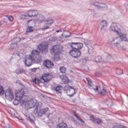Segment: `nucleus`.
Wrapping results in <instances>:
<instances>
[{"label":"nucleus","mask_w":128,"mask_h":128,"mask_svg":"<svg viewBox=\"0 0 128 128\" xmlns=\"http://www.w3.org/2000/svg\"><path fill=\"white\" fill-rule=\"evenodd\" d=\"M38 48H40V50H42V52H48V50L46 45L41 44L39 46Z\"/></svg>","instance_id":"obj_17"},{"label":"nucleus","mask_w":128,"mask_h":128,"mask_svg":"<svg viewBox=\"0 0 128 128\" xmlns=\"http://www.w3.org/2000/svg\"><path fill=\"white\" fill-rule=\"evenodd\" d=\"M32 62H34L32 55H29L28 57L24 61V64L26 66H30L32 64Z\"/></svg>","instance_id":"obj_12"},{"label":"nucleus","mask_w":128,"mask_h":128,"mask_svg":"<svg viewBox=\"0 0 128 128\" xmlns=\"http://www.w3.org/2000/svg\"><path fill=\"white\" fill-rule=\"evenodd\" d=\"M60 78H62V80H67L68 77L66 75H62L60 76Z\"/></svg>","instance_id":"obj_40"},{"label":"nucleus","mask_w":128,"mask_h":128,"mask_svg":"<svg viewBox=\"0 0 128 128\" xmlns=\"http://www.w3.org/2000/svg\"><path fill=\"white\" fill-rule=\"evenodd\" d=\"M5 98L10 101L14 100V92L12 88H8L5 91Z\"/></svg>","instance_id":"obj_6"},{"label":"nucleus","mask_w":128,"mask_h":128,"mask_svg":"<svg viewBox=\"0 0 128 128\" xmlns=\"http://www.w3.org/2000/svg\"><path fill=\"white\" fill-rule=\"evenodd\" d=\"M4 94V89L2 86H0V96H2Z\"/></svg>","instance_id":"obj_35"},{"label":"nucleus","mask_w":128,"mask_h":128,"mask_svg":"<svg viewBox=\"0 0 128 128\" xmlns=\"http://www.w3.org/2000/svg\"><path fill=\"white\" fill-rule=\"evenodd\" d=\"M32 26H29L27 30H26V32H34V30H32Z\"/></svg>","instance_id":"obj_36"},{"label":"nucleus","mask_w":128,"mask_h":128,"mask_svg":"<svg viewBox=\"0 0 128 128\" xmlns=\"http://www.w3.org/2000/svg\"><path fill=\"white\" fill-rule=\"evenodd\" d=\"M94 124H102V120L100 118H96L95 121H94Z\"/></svg>","instance_id":"obj_25"},{"label":"nucleus","mask_w":128,"mask_h":128,"mask_svg":"<svg viewBox=\"0 0 128 128\" xmlns=\"http://www.w3.org/2000/svg\"><path fill=\"white\" fill-rule=\"evenodd\" d=\"M28 120L30 122H32V124H34V116H29L28 118Z\"/></svg>","instance_id":"obj_30"},{"label":"nucleus","mask_w":128,"mask_h":128,"mask_svg":"<svg viewBox=\"0 0 128 128\" xmlns=\"http://www.w3.org/2000/svg\"><path fill=\"white\" fill-rule=\"evenodd\" d=\"M46 24H54V20H52V18H48L46 20Z\"/></svg>","instance_id":"obj_27"},{"label":"nucleus","mask_w":128,"mask_h":128,"mask_svg":"<svg viewBox=\"0 0 128 128\" xmlns=\"http://www.w3.org/2000/svg\"><path fill=\"white\" fill-rule=\"evenodd\" d=\"M16 46H18V44H16V43L12 44L10 45L9 48L10 50H14V48H16Z\"/></svg>","instance_id":"obj_32"},{"label":"nucleus","mask_w":128,"mask_h":128,"mask_svg":"<svg viewBox=\"0 0 128 128\" xmlns=\"http://www.w3.org/2000/svg\"><path fill=\"white\" fill-rule=\"evenodd\" d=\"M69 54L71 56H72V58H77L82 56V51L76 49L72 50L70 51Z\"/></svg>","instance_id":"obj_7"},{"label":"nucleus","mask_w":128,"mask_h":128,"mask_svg":"<svg viewBox=\"0 0 128 128\" xmlns=\"http://www.w3.org/2000/svg\"><path fill=\"white\" fill-rule=\"evenodd\" d=\"M28 90L26 88H22L20 90H18L16 93V98L18 100H22V98H24V94L28 92Z\"/></svg>","instance_id":"obj_4"},{"label":"nucleus","mask_w":128,"mask_h":128,"mask_svg":"<svg viewBox=\"0 0 128 128\" xmlns=\"http://www.w3.org/2000/svg\"><path fill=\"white\" fill-rule=\"evenodd\" d=\"M18 38H14V40H16Z\"/></svg>","instance_id":"obj_52"},{"label":"nucleus","mask_w":128,"mask_h":128,"mask_svg":"<svg viewBox=\"0 0 128 128\" xmlns=\"http://www.w3.org/2000/svg\"><path fill=\"white\" fill-rule=\"evenodd\" d=\"M84 46V44L82 42H72L70 47L74 50H82Z\"/></svg>","instance_id":"obj_10"},{"label":"nucleus","mask_w":128,"mask_h":128,"mask_svg":"<svg viewBox=\"0 0 128 128\" xmlns=\"http://www.w3.org/2000/svg\"><path fill=\"white\" fill-rule=\"evenodd\" d=\"M62 90V86H58L56 87L54 90H56V94H61Z\"/></svg>","instance_id":"obj_21"},{"label":"nucleus","mask_w":128,"mask_h":128,"mask_svg":"<svg viewBox=\"0 0 128 128\" xmlns=\"http://www.w3.org/2000/svg\"><path fill=\"white\" fill-rule=\"evenodd\" d=\"M32 56L34 62H42V57L40 55V52L38 50H32Z\"/></svg>","instance_id":"obj_3"},{"label":"nucleus","mask_w":128,"mask_h":128,"mask_svg":"<svg viewBox=\"0 0 128 128\" xmlns=\"http://www.w3.org/2000/svg\"><path fill=\"white\" fill-rule=\"evenodd\" d=\"M86 42H88V40H86Z\"/></svg>","instance_id":"obj_54"},{"label":"nucleus","mask_w":128,"mask_h":128,"mask_svg":"<svg viewBox=\"0 0 128 128\" xmlns=\"http://www.w3.org/2000/svg\"><path fill=\"white\" fill-rule=\"evenodd\" d=\"M57 128H68V124L64 122H61L58 124Z\"/></svg>","instance_id":"obj_19"},{"label":"nucleus","mask_w":128,"mask_h":128,"mask_svg":"<svg viewBox=\"0 0 128 128\" xmlns=\"http://www.w3.org/2000/svg\"><path fill=\"white\" fill-rule=\"evenodd\" d=\"M26 16H28V13H26L22 15L21 20H26Z\"/></svg>","instance_id":"obj_37"},{"label":"nucleus","mask_w":128,"mask_h":128,"mask_svg":"<svg viewBox=\"0 0 128 128\" xmlns=\"http://www.w3.org/2000/svg\"><path fill=\"white\" fill-rule=\"evenodd\" d=\"M18 100L16 99V100H14L13 102L14 104V106H16L18 104Z\"/></svg>","instance_id":"obj_38"},{"label":"nucleus","mask_w":128,"mask_h":128,"mask_svg":"<svg viewBox=\"0 0 128 128\" xmlns=\"http://www.w3.org/2000/svg\"><path fill=\"white\" fill-rule=\"evenodd\" d=\"M100 26L102 27V30L105 26H108V22L106 20H103L100 22Z\"/></svg>","instance_id":"obj_23"},{"label":"nucleus","mask_w":128,"mask_h":128,"mask_svg":"<svg viewBox=\"0 0 128 128\" xmlns=\"http://www.w3.org/2000/svg\"><path fill=\"white\" fill-rule=\"evenodd\" d=\"M57 55H54V60H56V62H58L60 60L59 56H56Z\"/></svg>","instance_id":"obj_39"},{"label":"nucleus","mask_w":128,"mask_h":128,"mask_svg":"<svg viewBox=\"0 0 128 128\" xmlns=\"http://www.w3.org/2000/svg\"><path fill=\"white\" fill-rule=\"evenodd\" d=\"M33 82H34V84H38V82H36V78L33 80Z\"/></svg>","instance_id":"obj_44"},{"label":"nucleus","mask_w":128,"mask_h":128,"mask_svg":"<svg viewBox=\"0 0 128 128\" xmlns=\"http://www.w3.org/2000/svg\"><path fill=\"white\" fill-rule=\"evenodd\" d=\"M43 64L47 68H52V66H54V64L50 60H46L44 63Z\"/></svg>","instance_id":"obj_14"},{"label":"nucleus","mask_w":128,"mask_h":128,"mask_svg":"<svg viewBox=\"0 0 128 128\" xmlns=\"http://www.w3.org/2000/svg\"><path fill=\"white\" fill-rule=\"evenodd\" d=\"M99 94H100V96H106V90L103 88L101 92H99Z\"/></svg>","instance_id":"obj_31"},{"label":"nucleus","mask_w":128,"mask_h":128,"mask_svg":"<svg viewBox=\"0 0 128 128\" xmlns=\"http://www.w3.org/2000/svg\"><path fill=\"white\" fill-rule=\"evenodd\" d=\"M60 70L62 74H66V68L64 66H61L60 68Z\"/></svg>","instance_id":"obj_28"},{"label":"nucleus","mask_w":128,"mask_h":128,"mask_svg":"<svg viewBox=\"0 0 128 128\" xmlns=\"http://www.w3.org/2000/svg\"><path fill=\"white\" fill-rule=\"evenodd\" d=\"M64 91L70 98H72V96H74L76 94V90L74 86H70L69 84L64 86Z\"/></svg>","instance_id":"obj_2"},{"label":"nucleus","mask_w":128,"mask_h":128,"mask_svg":"<svg viewBox=\"0 0 128 128\" xmlns=\"http://www.w3.org/2000/svg\"><path fill=\"white\" fill-rule=\"evenodd\" d=\"M4 128H14L11 126L10 125V124H8L6 127H4Z\"/></svg>","instance_id":"obj_43"},{"label":"nucleus","mask_w":128,"mask_h":128,"mask_svg":"<svg viewBox=\"0 0 128 128\" xmlns=\"http://www.w3.org/2000/svg\"><path fill=\"white\" fill-rule=\"evenodd\" d=\"M62 52V46L60 45H55L52 48L51 52L54 54V56H58Z\"/></svg>","instance_id":"obj_5"},{"label":"nucleus","mask_w":128,"mask_h":128,"mask_svg":"<svg viewBox=\"0 0 128 128\" xmlns=\"http://www.w3.org/2000/svg\"><path fill=\"white\" fill-rule=\"evenodd\" d=\"M120 40H123V42H128V39L126 38V34H124L122 33L118 34Z\"/></svg>","instance_id":"obj_18"},{"label":"nucleus","mask_w":128,"mask_h":128,"mask_svg":"<svg viewBox=\"0 0 128 128\" xmlns=\"http://www.w3.org/2000/svg\"><path fill=\"white\" fill-rule=\"evenodd\" d=\"M22 104H25V106L28 108H32L35 106H36V104L34 102L33 100H30L29 101L26 102L24 100H22Z\"/></svg>","instance_id":"obj_9"},{"label":"nucleus","mask_w":128,"mask_h":128,"mask_svg":"<svg viewBox=\"0 0 128 128\" xmlns=\"http://www.w3.org/2000/svg\"><path fill=\"white\" fill-rule=\"evenodd\" d=\"M90 120H92V122H94V121L96 120V118H94V116H90Z\"/></svg>","instance_id":"obj_41"},{"label":"nucleus","mask_w":128,"mask_h":128,"mask_svg":"<svg viewBox=\"0 0 128 128\" xmlns=\"http://www.w3.org/2000/svg\"><path fill=\"white\" fill-rule=\"evenodd\" d=\"M32 72H36V68H34L32 69Z\"/></svg>","instance_id":"obj_45"},{"label":"nucleus","mask_w":128,"mask_h":128,"mask_svg":"<svg viewBox=\"0 0 128 128\" xmlns=\"http://www.w3.org/2000/svg\"><path fill=\"white\" fill-rule=\"evenodd\" d=\"M2 22L0 21V26H2Z\"/></svg>","instance_id":"obj_49"},{"label":"nucleus","mask_w":128,"mask_h":128,"mask_svg":"<svg viewBox=\"0 0 128 128\" xmlns=\"http://www.w3.org/2000/svg\"><path fill=\"white\" fill-rule=\"evenodd\" d=\"M48 28H50V26H47V27H44V28H43V30H48Z\"/></svg>","instance_id":"obj_46"},{"label":"nucleus","mask_w":128,"mask_h":128,"mask_svg":"<svg viewBox=\"0 0 128 128\" xmlns=\"http://www.w3.org/2000/svg\"><path fill=\"white\" fill-rule=\"evenodd\" d=\"M112 42H114L115 43H114V46H116V44H120V40L118 38H115L112 39Z\"/></svg>","instance_id":"obj_26"},{"label":"nucleus","mask_w":128,"mask_h":128,"mask_svg":"<svg viewBox=\"0 0 128 128\" xmlns=\"http://www.w3.org/2000/svg\"><path fill=\"white\" fill-rule=\"evenodd\" d=\"M32 24H34V22H32Z\"/></svg>","instance_id":"obj_51"},{"label":"nucleus","mask_w":128,"mask_h":128,"mask_svg":"<svg viewBox=\"0 0 128 128\" xmlns=\"http://www.w3.org/2000/svg\"><path fill=\"white\" fill-rule=\"evenodd\" d=\"M86 80L88 82V84L89 86V88H90V90H94L96 91L98 90V87L97 86L92 84V82L90 78H86Z\"/></svg>","instance_id":"obj_11"},{"label":"nucleus","mask_w":128,"mask_h":128,"mask_svg":"<svg viewBox=\"0 0 128 128\" xmlns=\"http://www.w3.org/2000/svg\"><path fill=\"white\" fill-rule=\"evenodd\" d=\"M36 20L38 22H44V16L42 14H40L38 16Z\"/></svg>","instance_id":"obj_20"},{"label":"nucleus","mask_w":128,"mask_h":128,"mask_svg":"<svg viewBox=\"0 0 128 128\" xmlns=\"http://www.w3.org/2000/svg\"><path fill=\"white\" fill-rule=\"evenodd\" d=\"M74 116H76V118L78 120H80V122H82V124H84V120H82V119L80 118V116H78V114H75Z\"/></svg>","instance_id":"obj_33"},{"label":"nucleus","mask_w":128,"mask_h":128,"mask_svg":"<svg viewBox=\"0 0 128 128\" xmlns=\"http://www.w3.org/2000/svg\"><path fill=\"white\" fill-rule=\"evenodd\" d=\"M52 78V76L46 73L44 74L40 79L41 82H49Z\"/></svg>","instance_id":"obj_8"},{"label":"nucleus","mask_w":128,"mask_h":128,"mask_svg":"<svg viewBox=\"0 0 128 128\" xmlns=\"http://www.w3.org/2000/svg\"><path fill=\"white\" fill-rule=\"evenodd\" d=\"M30 22V20H29V21L28 22V23H29Z\"/></svg>","instance_id":"obj_50"},{"label":"nucleus","mask_w":128,"mask_h":128,"mask_svg":"<svg viewBox=\"0 0 128 128\" xmlns=\"http://www.w3.org/2000/svg\"><path fill=\"white\" fill-rule=\"evenodd\" d=\"M85 44H86H86H86V43H85Z\"/></svg>","instance_id":"obj_53"},{"label":"nucleus","mask_w":128,"mask_h":128,"mask_svg":"<svg viewBox=\"0 0 128 128\" xmlns=\"http://www.w3.org/2000/svg\"><path fill=\"white\" fill-rule=\"evenodd\" d=\"M40 108H42V105L38 103L36 104V106L34 110V114L37 116L38 118H42V116L48 110V108L42 109Z\"/></svg>","instance_id":"obj_1"},{"label":"nucleus","mask_w":128,"mask_h":128,"mask_svg":"<svg viewBox=\"0 0 128 128\" xmlns=\"http://www.w3.org/2000/svg\"><path fill=\"white\" fill-rule=\"evenodd\" d=\"M110 30H112V32H116V34H119L118 30V27L116 26V24H112L110 28Z\"/></svg>","instance_id":"obj_16"},{"label":"nucleus","mask_w":128,"mask_h":128,"mask_svg":"<svg viewBox=\"0 0 128 128\" xmlns=\"http://www.w3.org/2000/svg\"><path fill=\"white\" fill-rule=\"evenodd\" d=\"M102 56H98L95 58V62H102Z\"/></svg>","instance_id":"obj_29"},{"label":"nucleus","mask_w":128,"mask_h":128,"mask_svg":"<svg viewBox=\"0 0 128 128\" xmlns=\"http://www.w3.org/2000/svg\"><path fill=\"white\" fill-rule=\"evenodd\" d=\"M100 4L98 2H94V3H91L90 4V6H96L98 10H102V8H108V6L106 4H102L101 5H98Z\"/></svg>","instance_id":"obj_13"},{"label":"nucleus","mask_w":128,"mask_h":128,"mask_svg":"<svg viewBox=\"0 0 128 128\" xmlns=\"http://www.w3.org/2000/svg\"><path fill=\"white\" fill-rule=\"evenodd\" d=\"M20 54H20L18 52H16L12 54V58H20Z\"/></svg>","instance_id":"obj_24"},{"label":"nucleus","mask_w":128,"mask_h":128,"mask_svg":"<svg viewBox=\"0 0 128 128\" xmlns=\"http://www.w3.org/2000/svg\"><path fill=\"white\" fill-rule=\"evenodd\" d=\"M27 14L28 16L32 18V16H36V15L38 14V10H29Z\"/></svg>","instance_id":"obj_15"},{"label":"nucleus","mask_w":128,"mask_h":128,"mask_svg":"<svg viewBox=\"0 0 128 128\" xmlns=\"http://www.w3.org/2000/svg\"><path fill=\"white\" fill-rule=\"evenodd\" d=\"M68 34H69V36H65V38H69V36H70V32H68Z\"/></svg>","instance_id":"obj_47"},{"label":"nucleus","mask_w":128,"mask_h":128,"mask_svg":"<svg viewBox=\"0 0 128 128\" xmlns=\"http://www.w3.org/2000/svg\"><path fill=\"white\" fill-rule=\"evenodd\" d=\"M8 19L9 20L10 22H12L14 20V18H12V16H9Z\"/></svg>","instance_id":"obj_42"},{"label":"nucleus","mask_w":128,"mask_h":128,"mask_svg":"<svg viewBox=\"0 0 128 128\" xmlns=\"http://www.w3.org/2000/svg\"><path fill=\"white\" fill-rule=\"evenodd\" d=\"M62 29H60V30H56V32H62Z\"/></svg>","instance_id":"obj_48"},{"label":"nucleus","mask_w":128,"mask_h":128,"mask_svg":"<svg viewBox=\"0 0 128 128\" xmlns=\"http://www.w3.org/2000/svg\"><path fill=\"white\" fill-rule=\"evenodd\" d=\"M16 73L17 74H26V70L22 68L17 69L16 70Z\"/></svg>","instance_id":"obj_22"},{"label":"nucleus","mask_w":128,"mask_h":128,"mask_svg":"<svg viewBox=\"0 0 128 128\" xmlns=\"http://www.w3.org/2000/svg\"><path fill=\"white\" fill-rule=\"evenodd\" d=\"M116 72L117 74H124L122 70V69H118V68H117Z\"/></svg>","instance_id":"obj_34"}]
</instances>
